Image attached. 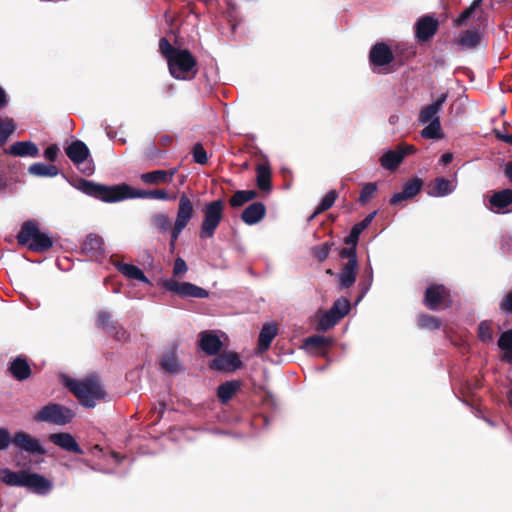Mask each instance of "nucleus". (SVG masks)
<instances>
[{
  "mask_svg": "<svg viewBox=\"0 0 512 512\" xmlns=\"http://www.w3.org/2000/svg\"><path fill=\"white\" fill-rule=\"evenodd\" d=\"M77 189L84 194L107 203L119 202L125 199H157L174 200L175 195H169L164 189L136 190L127 184L106 186L89 180H81Z\"/></svg>",
  "mask_w": 512,
  "mask_h": 512,
  "instance_id": "f257e3e1",
  "label": "nucleus"
},
{
  "mask_svg": "<svg viewBox=\"0 0 512 512\" xmlns=\"http://www.w3.org/2000/svg\"><path fill=\"white\" fill-rule=\"evenodd\" d=\"M194 214L195 209L192 200L187 196V194L183 193L179 197L176 217L173 224H171L169 216L164 212H157L153 214L150 217V224L160 234H165L170 230V247L171 249H174L179 236L188 226L194 217Z\"/></svg>",
  "mask_w": 512,
  "mask_h": 512,
  "instance_id": "f03ea898",
  "label": "nucleus"
},
{
  "mask_svg": "<svg viewBox=\"0 0 512 512\" xmlns=\"http://www.w3.org/2000/svg\"><path fill=\"white\" fill-rule=\"evenodd\" d=\"M447 99V93L441 94L433 103L424 106L418 116L420 124L425 125L421 136L425 139H442L439 112Z\"/></svg>",
  "mask_w": 512,
  "mask_h": 512,
  "instance_id": "7ed1b4c3",
  "label": "nucleus"
},
{
  "mask_svg": "<svg viewBox=\"0 0 512 512\" xmlns=\"http://www.w3.org/2000/svg\"><path fill=\"white\" fill-rule=\"evenodd\" d=\"M65 384L79 402L88 408H93L96 402L105 396V392L96 378H87L81 381L67 379Z\"/></svg>",
  "mask_w": 512,
  "mask_h": 512,
  "instance_id": "20e7f679",
  "label": "nucleus"
},
{
  "mask_svg": "<svg viewBox=\"0 0 512 512\" xmlns=\"http://www.w3.org/2000/svg\"><path fill=\"white\" fill-rule=\"evenodd\" d=\"M225 202L222 199L206 203L202 208L203 219L200 225L199 237L210 239L224 218Z\"/></svg>",
  "mask_w": 512,
  "mask_h": 512,
  "instance_id": "39448f33",
  "label": "nucleus"
},
{
  "mask_svg": "<svg viewBox=\"0 0 512 512\" xmlns=\"http://www.w3.org/2000/svg\"><path fill=\"white\" fill-rule=\"evenodd\" d=\"M170 75L177 80H191L197 74V61L186 49H180L167 61Z\"/></svg>",
  "mask_w": 512,
  "mask_h": 512,
  "instance_id": "423d86ee",
  "label": "nucleus"
},
{
  "mask_svg": "<svg viewBox=\"0 0 512 512\" xmlns=\"http://www.w3.org/2000/svg\"><path fill=\"white\" fill-rule=\"evenodd\" d=\"M74 413L71 409L55 403L43 406L35 415L36 422H46L58 426H64L71 422Z\"/></svg>",
  "mask_w": 512,
  "mask_h": 512,
  "instance_id": "0eeeda50",
  "label": "nucleus"
},
{
  "mask_svg": "<svg viewBox=\"0 0 512 512\" xmlns=\"http://www.w3.org/2000/svg\"><path fill=\"white\" fill-rule=\"evenodd\" d=\"M163 287L172 293L177 294L182 298H207L209 293L207 290L192 284L190 282H179L174 278L166 279L163 282Z\"/></svg>",
  "mask_w": 512,
  "mask_h": 512,
  "instance_id": "6e6552de",
  "label": "nucleus"
},
{
  "mask_svg": "<svg viewBox=\"0 0 512 512\" xmlns=\"http://www.w3.org/2000/svg\"><path fill=\"white\" fill-rule=\"evenodd\" d=\"M451 299L447 289L443 285H432L426 289L425 305L431 310L447 307Z\"/></svg>",
  "mask_w": 512,
  "mask_h": 512,
  "instance_id": "1a4fd4ad",
  "label": "nucleus"
},
{
  "mask_svg": "<svg viewBox=\"0 0 512 512\" xmlns=\"http://www.w3.org/2000/svg\"><path fill=\"white\" fill-rule=\"evenodd\" d=\"M12 443L29 454L44 455L46 453L40 440L23 431L14 434Z\"/></svg>",
  "mask_w": 512,
  "mask_h": 512,
  "instance_id": "9d476101",
  "label": "nucleus"
},
{
  "mask_svg": "<svg viewBox=\"0 0 512 512\" xmlns=\"http://www.w3.org/2000/svg\"><path fill=\"white\" fill-rule=\"evenodd\" d=\"M414 151L415 148L412 145H400L396 150L385 151L379 161L383 168L394 170L400 165L406 155L412 154Z\"/></svg>",
  "mask_w": 512,
  "mask_h": 512,
  "instance_id": "9b49d317",
  "label": "nucleus"
},
{
  "mask_svg": "<svg viewBox=\"0 0 512 512\" xmlns=\"http://www.w3.org/2000/svg\"><path fill=\"white\" fill-rule=\"evenodd\" d=\"M488 208L494 213H508L512 211V190L504 189L494 192L489 198Z\"/></svg>",
  "mask_w": 512,
  "mask_h": 512,
  "instance_id": "f8f14e48",
  "label": "nucleus"
},
{
  "mask_svg": "<svg viewBox=\"0 0 512 512\" xmlns=\"http://www.w3.org/2000/svg\"><path fill=\"white\" fill-rule=\"evenodd\" d=\"M370 63L373 66V70L389 65L393 59V53L391 49L385 43H376L370 50L369 53Z\"/></svg>",
  "mask_w": 512,
  "mask_h": 512,
  "instance_id": "ddd939ff",
  "label": "nucleus"
},
{
  "mask_svg": "<svg viewBox=\"0 0 512 512\" xmlns=\"http://www.w3.org/2000/svg\"><path fill=\"white\" fill-rule=\"evenodd\" d=\"M22 487L38 495H46L52 489V482L40 474L26 471Z\"/></svg>",
  "mask_w": 512,
  "mask_h": 512,
  "instance_id": "4468645a",
  "label": "nucleus"
},
{
  "mask_svg": "<svg viewBox=\"0 0 512 512\" xmlns=\"http://www.w3.org/2000/svg\"><path fill=\"white\" fill-rule=\"evenodd\" d=\"M242 363L236 353L228 352L223 353L213 359L210 363V368L217 371L232 372L241 367Z\"/></svg>",
  "mask_w": 512,
  "mask_h": 512,
  "instance_id": "2eb2a0df",
  "label": "nucleus"
},
{
  "mask_svg": "<svg viewBox=\"0 0 512 512\" xmlns=\"http://www.w3.org/2000/svg\"><path fill=\"white\" fill-rule=\"evenodd\" d=\"M49 440L56 446L65 451L82 454L83 450L78 445L75 438L66 432L53 433L49 436Z\"/></svg>",
  "mask_w": 512,
  "mask_h": 512,
  "instance_id": "dca6fc26",
  "label": "nucleus"
},
{
  "mask_svg": "<svg viewBox=\"0 0 512 512\" xmlns=\"http://www.w3.org/2000/svg\"><path fill=\"white\" fill-rule=\"evenodd\" d=\"M423 186V181L420 178H413L407 183H405L403 190L399 193H395L391 199L390 203L392 205H396L400 203L401 201L411 199L415 197L420 191Z\"/></svg>",
  "mask_w": 512,
  "mask_h": 512,
  "instance_id": "f3484780",
  "label": "nucleus"
},
{
  "mask_svg": "<svg viewBox=\"0 0 512 512\" xmlns=\"http://www.w3.org/2000/svg\"><path fill=\"white\" fill-rule=\"evenodd\" d=\"M358 261H347L338 274V281L341 289L350 288L356 281Z\"/></svg>",
  "mask_w": 512,
  "mask_h": 512,
  "instance_id": "a211bd4d",
  "label": "nucleus"
},
{
  "mask_svg": "<svg viewBox=\"0 0 512 512\" xmlns=\"http://www.w3.org/2000/svg\"><path fill=\"white\" fill-rule=\"evenodd\" d=\"M68 158L75 164H82L90 155L86 144L80 140L73 141L65 149Z\"/></svg>",
  "mask_w": 512,
  "mask_h": 512,
  "instance_id": "6ab92c4d",
  "label": "nucleus"
},
{
  "mask_svg": "<svg viewBox=\"0 0 512 512\" xmlns=\"http://www.w3.org/2000/svg\"><path fill=\"white\" fill-rule=\"evenodd\" d=\"M456 180H449L444 177H437L431 184L429 195L433 197H445L455 191Z\"/></svg>",
  "mask_w": 512,
  "mask_h": 512,
  "instance_id": "aec40b11",
  "label": "nucleus"
},
{
  "mask_svg": "<svg viewBox=\"0 0 512 512\" xmlns=\"http://www.w3.org/2000/svg\"><path fill=\"white\" fill-rule=\"evenodd\" d=\"M438 22L429 16H424L416 24V36L421 41H427L437 31Z\"/></svg>",
  "mask_w": 512,
  "mask_h": 512,
  "instance_id": "412c9836",
  "label": "nucleus"
},
{
  "mask_svg": "<svg viewBox=\"0 0 512 512\" xmlns=\"http://www.w3.org/2000/svg\"><path fill=\"white\" fill-rule=\"evenodd\" d=\"M200 347L206 354L216 355L222 347V342L215 333L204 331L200 334Z\"/></svg>",
  "mask_w": 512,
  "mask_h": 512,
  "instance_id": "4be33fe9",
  "label": "nucleus"
},
{
  "mask_svg": "<svg viewBox=\"0 0 512 512\" xmlns=\"http://www.w3.org/2000/svg\"><path fill=\"white\" fill-rule=\"evenodd\" d=\"M266 213V208L261 202L250 204L242 212L241 218L248 225H254L261 221Z\"/></svg>",
  "mask_w": 512,
  "mask_h": 512,
  "instance_id": "5701e85b",
  "label": "nucleus"
},
{
  "mask_svg": "<svg viewBox=\"0 0 512 512\" xmlns=\"http://www.w3.org/2000/svg\"><path fill=\"white\" fill-rule=\"evenodd\" d=\"M8 153L16 157H36L39 149L31 141H18L9 147Z\"/></svg>",
  "mask_w": 512,
  "mask_h": 512,
  "instance_id": "b1692460",
  "label": "nucleus"
},
{
  "mask_svg": "<svg viewBox=\"0 0 512 512\" xmlns=\"http://www.w3.org/2000/svg\"><path fill=\"white\" fill-rule=\"evenodd\" d=\"M41 233L42 232L39 230L36 222L27 221L22 225L21 230L17 235L18 243L29 246V243L35 241Z\"/></svg>",
  "mask_w": 512,
  "mask_h": 512,
  "instance_id": "393cba45",
  "label": "nucleus"
},
{
  "mask_svg": "<svg viewBox=\"0 0 512 512\" xmlns=\"http://www.w3.org/2000/svg\"><path fill=\"white\" fill-rule=\"evenodd\" d=\"M176 173V169L167 172L165 170H155L141 174V180L146 184H168L173 180V176Z\"/></svg>",
  "mask_w": 512,
  "mask_h": 512,
  "instance_id": "a878e982",
  "label": "nucleus"
},
{
  "mask_svg": "<svg viewBox=\"0 0 512 512\" xmlns=\"http://www.w3.org/2000/svg\"><path fill=\"white\" fill-rule=\"evenodd\" d=\"M82 251L91 257L98 258L104 253V241L99 235L91 234L86 237Z\"/></svg>",
  "mask_w": 512,
  "mask_h": 512,
  "instance_id": "bb28decb",
  "label": "nucleus"
},
{
  "mask_svg": "<svg viewBox=\"0 0 512 512\" xmlns=\"http://www.w3.org/2000/svg\"><path fill=\"white\" fill-rule=\"evenodd\" d=\"M482 35L477 30L468 29L462 32L457 39V45L463 49H473L481 42Z\"/></svg>",
  "mask_w": 512,
  "mask_h": 512,
  "instance_id": "cd10ccee",
  "label": "nucleus"
},
{
  "mask_svg": "<svg viewBox=\"0 0 512 512\" xmlns=\"http://www.w3.org/2000/svg\"><path fill=\"white\" fill-rule=\"evenodd\" d=\"M376 215V212H372L369 215H367L361 222L355 224L350 234L346 237L345 243L347 245H353L356 246L360 234L371 224L372 220L374 219Z\"/></svg>",
  "mask_w": 512,
  "mask_h": 512,
  "instance_id": "c85d7f7f",
  "label": "nucleus"
},
{
  "mask_svg": "<svg viewBox=\"0 0 512 512\" xmlns=\"http://www.w3.org/2000/svg\"><path fill=\"white\" fill-rule=\"evenodd\" d=\"M277 326L275 324H266L260 331L258 338V349L262 353L270 347L271 342L277 335Z\"/></svg>",
  "mask_w": 512,
  "mask_h": 512,
  "instance_id": "c756f323",
  "label": "nucleus"
},
{
  "mask_svg": "<svg viewBox=\"0 0 512 512\" xmlns=\"http://www.w3.org/2000/svg\"><path fill=\"white\" fill-rule=\"evenodd\" d=\"M26 471H12L8 468L0 469V481L13 487H22Z\"/></svg>",
  "mask_w": 512,
  "mask_h": 512,
  "instance_id": "7c9ffc66",
  "label": "nucleus"
},
{
  "mask_svg": "<svg viewBox=\"0 0 512 512\" xmlns=\"http://www.w3.org/2000/svg\"><path fill=\"white\" fill-rule=\"evenodd\" d=\"M373 278V268L371 262L368 261L367 266L365 267L363 275L358 284L360 294L356 300V304L359 303L370 290L373 283Z\"/></svg>",
  "mask_w": 512,
  "mask_h": 512,
  "instance_id": "2f4dec72",
  "label": "nucleus"
},
{
  "mask_svg": "<svg viewBox=\"0 0 512 512\" xmlns=\"http://www.w3.org/2000/svg\"><path fill=\"white\" fill-rule=\"evenodd\" d=\"M118 270L127 278L138 280L145 284H150L149 279L145 276L143 271L133 264L119 263Z\"/></svg>",
  "mask_w": 512,
  "mask_h": 512,
  "instance_id": "473e14b6",
  "label": "nucleus"
},
{
  "mask_svg": "<svg viewBox=\"0 0 512 512\" xmlns=\"http://www.w3.org/2000/svg\"><path fill=\"white\" fill-rule=\"evenodd\" d=\"M10 372L17 380H25L30 377L31 369L27 361L22 357H17L10 365Z\"/></svg>",
  "mask_w": 512,
  "mask_h": 512,
  "instance_id": "72a5a7b5",
  "label": "nucleus"
},
{
  "mask_svg": "<svg viewBox=\"0 0 512 512\" xmlns=\"http://www.w3.org/2000/svg\"><path fill=\"white\" fill-rule=\"evenodd\" d=\"M256 181L260 190L271 189V169L268 163L259 164L256 168Z\"/></svg>",
  "mask_w": 512,
  "mask_h": 512,
  "instance_id": "f704fd0d",
  "label": "nucleus"
},
{
  "mask_svg": "<svg viewBox=\"0 0 512 512\" xmlns=\"http://www.w3.org/2000/svg\"><path fill=\"white\" fill-rule=\"evenodd\" d=\"M28 172L39 177H55L59 174V169L51 164L34 163L29 166Z\"/></svg>",
  "mask_w": 512,
  "mask_h": 512,
  "instance_id": "c9c22d12",
  "label": "nucleus"
},
{
  "mask_svg": "<svg viewBox=\"0 0 512 512\" xmlns=\"http://www.w3.org/2000/svg\"><path fill=\"white\" fill-rule=\"evenodd\" d=\"M332 343L330 338L322 335H314L304 339L303 348L309 353H315L316 350L328 346Z\"/></svg>",
  "mask_w": 512,
  "mask_h": 512,
  "instance_id": "e433bc0d",
  "label": "nucleus"
},
{
  "mask_svg": "<svg viewBox=\"0 0 512 512\" xmlns=\"http://www.w3.org/2000/svg\"><path fill=\"white\" fill-rule=\"evenodd\" d=\"M240 386L241 383L239 381H227L218 387L217 395L223 403H226L239 390Z\"/></svg>",
  "mask_w": 512,
  "mask_h": 512,
  "instance_id": "4c0bfd02",
  "label": "nucleus"
},
{
  "mask_svg": "<svg viewBox=\"0 0 512 512\" xmlns=\"http://www.w3.org/2000/svg\"><path fill=\"white\" fill-rule=\"evenodd\" d=\"M161 366L167 372L172 374H177L181 371V365L174 350H169L163 354Z\"/></svg>",
  "mask_w": 512,
  "mask_h": 512,
  "instance_id": "58836bf2",
  "label": "nucleus"
},
{
  "mask_svg": "<svg viewBox=\"0 0 512 512\" xmlns=\"http://www.w3.org/2000/svg\"><path fill=\"white\" fill-rule=\"evenodd\" d=\"M499 348L504 351V360L512 363V329L503 332L498 340Z\"/></svg>",
  "mask_w": 512,
  "mask_h": 512,
  "instance_id": "ea45409f",
  "label": "nucleus"
},
{
  "mask_svg": "<svg viewBox=\"0 0 512 512\" xmlns=\"http://www.w3.org/2000/svg\"><path fill=\"white\" fill-rule=\"evenodd\" d=\"M257 193L254 190H239L236 191L230 198V205L233 208L241 207L245 203L256 198Z\"/></svg>",
  "mask_w": 512,
  "mask_h": 512,
  "instance_id": "a19ab883",
  "label": "nucleus"
},
{
  "mask_svg": "<svg viewBox=\"0 0 512 512\" xmlns=\"http://www.w3.org/2000/svg\"><path fill=\"white\" fill-rule=\"evenodd\" d=\"M318 316L317 330L323 332L334 327L340 320L336 315L332 314L330 310L324 312L319 311Z\"/></svg>",
  "mask_w": 512,
  "mask_h": 512,
  "instance_id": "79ce46f5",
  "label": "nucleus"
},
{
  "mask_svg": "<svg viewBox=\"0 0 512 512\" xmlns=\"http://www.w3.org/2000/svg\"><path fill=\"white\" fill-rule=\"evenodd\" d=\"M52 245L53 241L51 238L47 234L41 233L35 241L29 243L28 248L35 252H43L51 248Z\"/></svg>",
  "mask_w": 512,
  "mask_h": 512,
  "instance_id": "37998d69",
  "label": "nucleus"
},
{
  "mask_svg": "<svg viewBox=\"0 0 512 512\" xmlns=\"http://www.w3.org/2000/svg\"><path fill=\"white\" fill-rule=\"evenodd\" d=\"M332 314L336 315L339 319H342L350 311V302L347 298H338L329 309Z\"/></svg>",
  "mask_w": 512,
  "mask_h": 512,
  "instance_id": "c03bdc74",
  "label": "nucleus"
},
{
  "mask_svg": "<svg viewBox=\"0 0 512 512\" xmlns=\"http://www.w3.org/2000/svg\"><path fill=\"white\" fill-rule=\"evenodd\" d=\"M15 124L12 119L1 120L0 119V146H2L9 136L15 130Z\"/></svg>",
  "mask_w": 512,
  "mask_h": 512,
  "instance_id": "a18cd8bd",
  "label": "nucleus"
},
{
  "mask_svg": "<svg viewBox=\"0 0 512 512\" xmlns=\"http://www.w3.org/2000/svg\"><path fill=\"white\" fill-rule=\"evenodd\" d=\"M478 337L484 343L493 341L492 323L489 321H482L478 326Z\"/></svg>",
  "mask_w": 512,
  "mask_h": 512,
  "instance_id": "49530a36",
  "label": "nucleus"
},
{
  "mask_svg": "<svg viewBox=\"0 0 512 512\" xmlns=\"http://www.w3.org/2000/svg\"><path fill=\"white\" fill-rule=\"evenodd\" d=\"M336 198H337V192L335 190L329 191L323 197V199L321 200V202L315 209L314 213L319 214V213H322V212L328 210L329 208H331L333 206V204L335 203Z\"/></svg>",
  "mask_w": 512,
  "mask_h": 512,
  "instance_id": "de8ad7c7",
  "label": "nucleus"
},
{
  "mask_svg": "<svg viewBox=\"0 0 512 512\" xmlns=\"http://www.w3.org/2000/svg\"><path fill=\"white\" fill-rule=\"evenodd\" d=\"M97 324L98 326L102 327L103 329L107 331H112L115 329V323L112 319V316L110 313L106 311H101L97 318Z\"/></svg>",
  "mask_w": 512,
  "mask_h": 512,
  "instance_id": "09e8293b",
  "label": "nucleus"
},
{
  "mask_svg": "<svg viewBox=\"0 0 512 512\" xmlns=\"http://www.w3.org/2000/svg\"><path fill=\"white\" fill-rule=\"evenodd\" d=\"M418 324L420 327L431 330L438 329L440 327V321L438 318L426 314L419 316Z\"/></svg>",
  "mask_w": 512,
  "mask_h": 512,
  "instance_id": "8fccbe9b",
  "label": "nucleus"
},
{
  "mask_svg": "<svg viewBox=\"0 0 512 512\" xmlns=\"http://www.w3.org/2000/svg\"><path fill=\"white\" fill-rule=\"evenodd\" d=\"M483 0H473L472 4L463 11V13L459 16L457 19L458 25H463L466 23V21L472 16L474 11L482 5Z\"/></svg>",
  "mask_w": 512,
  "mask_h": 512,
  "instance_id": "3c124183",
  "label": "nucleus"
},
{
  "mask_svg": "<svg viewBox=\"0 0 512 512\" xmlns=\"http://www.w3.org/2000/svg\"><path fill=\"white\" fill-rule=\"evenodd\" d=\"M377 190V186L375 183H367L363 186L362 190H361V193H360V196H359V201L360 203L362 204H366L372 197L373 195L375 194Z\"/></svg>",
  "mask_w": 512,
  "mask_h": 512,
  "instance_id": "603ef678",
  "label": "nucleus"
},
{
  "mask_svg": "<svg viewBox=\"0 0 512 512\" xmlns=\"http://www.w3.org/2000/svg\"><path fill=\"white\" fill-rule=\"evenodd\" d=\"M159 50L161 54L168 61L174 53L178 52L180 49L174 48L166 38H161L159 41Z\"/></svg>",
  "mask_w": 512,
  "mask_h": 512,
  "instance_id": "864d4df0",
  "label": "nucleus"
},
{
  "mask_svg": "<svg viewBox=\"0 0 512 512\" xmlns=\"http://www.w3.org/2000/svg\"><path fill=\"white\" fill-rule=\"evenodd\" d=\"M331 250V244L328 242L322 243L319 246L313 248V253L319 261H324L328 258Z\"/></svg>",
  "mask_w": 512,
  "mask_h": 512,
  "instance_id": "5fc2aeb1",
  "label": "nucleus"
},
{
  "mask_svg": "<svg viewBox=\"0 0 512 512\" xmlns=\"http://www.w3.org/2000/svg\"><path fill=\"white\" fill-rule=\"evenodd\" d=\"M193 158L198 164H205L207 162V153L201 144H196L193 147Z\"/></svg>",
  "mask_w": 512,
  "mask_h": 512,
  "instance_id": "6e6d98bb",
  "label": "nucleus"
},
{
  "mask_svg": "<svg viewBox=\"0 0 512 512\" xmlns=\"http://www.w3.org/2000/svg\"><path fill=\"white\" fill-rule=\"evenodd\" d=\"M499 307L501 311L512 314V291L507 293L500 301Z\"/></svg>",
  "mask_w": 512,
  "mask_h": 512,
  "instance_id": "4d7b16f0",
  "label": "nucleus"
},
{
  "mask_svg": "<svg viewBox=\"0 0 512 512\" xmlns=\"http://www.w3.org/2000/svg\"><path fill=\"white\" fill-rule=\"evenodd\" d=\"M10 443H12V438L9 431L6 428L0 427V450H6Z\"/></svg>",
  "mask_w": 512,
  "mask_h": 512,
  "instance_id": "13d9d810",
  "label": "nucleus"
},
{
  "mask_svg": "<svg viewBox=\"0 0 512 512\" xmlns=\"http://www.w3.org/2000/svg\"><path fill=\"white\" fill-rule=\"evenodd\" d=\"M188 267L182 258H177L174 262L173 274L174 276L183 275L187 272Z\"/></svg>",
  "mask_w": 512,
  "mask_h": 512,
  "instance_id": "bf43d9fd",
  "label": "nucleus"
},
{
  "mask_svg": "<svg viewBox=\"0 0 512 512\" xmlns=\"http://www.w3.org/2000/svg\"><path fill=\"white\" fill-rule=\"evenodd\" d=\"M350 248H343L340 251L341 258H347L348 261H357L356 246L350 245Z\"/></svg>",
  "mask_w": 512,
  "mask_h": 512,
  "instance_id": "052dcab7",
  "label": "nucleus"
},
{
  "mask_svg": "<svg viewBox=\"0 0 512 512\" xmlns=\"http://www.w3.org/2000/svg\"><path fill=\"white\" fill-rule=\"evenodd\" d=\"M59 148L57 145L53 144L47 147V149L44 152V156L46 159H48L51 162H54L58 156Z\"/></svg>",
  "mask_w": 512,
  "mask_h": 512,
  "instance_id": "680f3d73",
  "label": "nucleus"
},
{
  "mask_svg": "<svg viewBox=\"0 0 512 512\" xmlns=\"http://www.w3.org/2000/svg\"><path fill=\"white\" fill-rule=\"evenodd\" d=\"M8 104L7 95L3 88L0 87V109H3Z\"/></svg>",
  "mask_w": 512,
  "mask_h": 512,
  "instance_id": "e2e57ef3",
  "label": "nucleus"
},
{
  "mask_svg": "<svg viewBox=\"0 0 512 512\" xmlns=\"http://www.w3.org/2000/svg\"><path fill=\"white\" fill-rule=\"evenodd\" d=\"M452 160H453V154L450 152H447L441 156L440 163L443 165H447L450 162H452Z\"/></svg>",
  "mask_w": 512,
  "mask_h": 512,
  "instance_id": "0e129e2a",
  "label": "nucleus"
},
{
  "mask_svg": "<svg viewBox=\"0 0 512 512\" xmlns=\"http://www.w3.org/2000/svg\"><path fill=\"white\" fill-rule=\"evenodd\" d=\"M505 174H506V176L510 179V181L512 182V162H511V163H509V164L506 166Z\"/></svg>",
  "mask_w": 512,
  "mask_h": 512,
  "instance_id": "69168bd1",
  "label": "nucleus"
},
{
  "mask_svg": "<svg viewBox=\"0 0 512 512\" xmlns=\"http://www.w3.org/2000/svg\"><path fill=\"white\" fill-rule=\"evenodd\" d=\"M502 140L512 145V134L503 135Z\"/></svg>",
  "mask_w": 512,
  "mask_h": 512,
  "instance_id": "338daca9",
  "label": "nucleus"
},
{
  "mask_svg": "<svg viewBox=\"0 0 512 512\" xmlns=\"http://www.w3.org/2000/svg\"><path fill=\"white\" fill-rule=\"evenodd\" d=\"M161 141H162L164 144H168V143H170V142L172 141V139H171V137H169V136H163V137L161 138Z\"/></svg>",
  "mask_w": 512,
  "mask_h": 512,
  "instance_id": "774afa93",
  "label": "nucleus"
}]
</instances>
